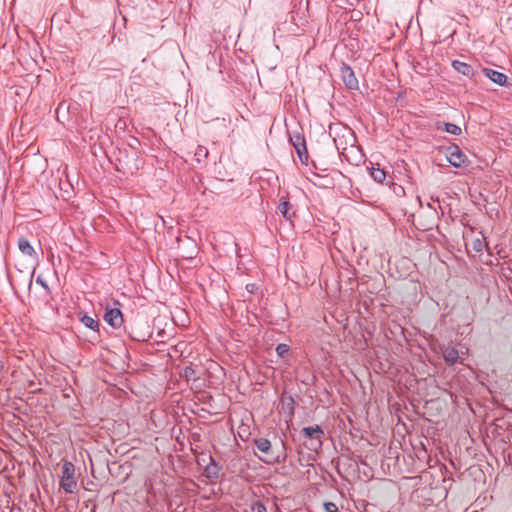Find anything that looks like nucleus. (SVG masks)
I'll return each mask as SVG.
<instances>
[{
  "label": "nucleus",
  "instance_id": "obj_23",
  "mask_svg": "<svg viewBox=\"0 0 512 512\" xmlns=\"http://www.w3.org/2000/svg\"><path fill=\"white\" fill-rule=\"evenodd\" d=\"M4 172V164L2 159H0V174Z\"/></svg>",
  "mask_w": 512,
  "mask_h": 512
},
{
  "label": "nucleus",
  "instance_id": "obj_3",
  "mask_svg": "<svg viewBox=\"0 0 512 512\" xmlns=\"http://www.w3.org/2000/svg\"><path fill=\"white\" fill-rule=\"evenodd\" d=\"M446 159L455 168H462L469 164L466 154L456 145L446 149Z\"/></svg>",
  "mask_w": 512,
  "mask_h": 512
},
{
  "label": "nucleus",
  "instance_id": "obj_2",
  "mask_svg": "<svg viewBox=\"0 0 512 512\" xmlns=\"http://www.w3.org/2000/svg\"><path fill=\"white\" fill-rule=\"evenodd\" d=\"M60 487L69 494L75 492L77 487V481L75 478V466L70 461H63L62 463V475L60 479Z\"/></svg>",
  "mask_w": 512,
  "mask_h": 512
},
{
  "label": "nucleus",
  "instance_id": "obj_21",
  "mask_svg": "<svg viewBox=\"0 0 512 512\" xmlns=\"http://www.w3.org/2000/svg\"><path fill=\"white\" fill-rule=\"evenodd\" d=\"M246 289L249 293L253 294L257 291L258 286L254 283H249L246 285Z\"/></svg>",
  "mask_w": 512,
  "mask_h": 512
},
{
  "label": "nucleus",
  "instance_id": "obj_16",
  "mask_svg": "<svg viewBox=\"0 0 512 512\" xmlns=\"http://www.w3.org/2000/svg\"><path fill=\"white\" fill-rule=\"evenodd\" d=\"M371 176L373 177V179L375 181H377L379 183H382L386 178V174H385L384 170H382L380 168H372Z\"/></svg>",
  "mask_w": 512,
  "mask_h": 512
},
{
  "label": "nucleus",
  "instance_id": "obj_15",
  "mask_svg": "<svg viewBox=\"0 0 512 512\" xmlns=\"http://www.w3.org/2000/svg\"><path fill=\"white\" fill-rule=\"evenodd\" d=\"M443 130L452 135H460L462 133L461 127L453 123H444Z\"/></svg>",
  "mask_w": 512,
  "mask_h": 512
},
{
  "label": "nucleus",
  "instance_id": "obj_7",
  "mask_svg": "<svg viewBox=\"0 0 512 512\" xmlns=\"http://www.w3.org/2000/svg\"><path fill=\"white\" fill-rule=\"evenodd\" d=\"M443 358L445 362L449 365H454L457 363L459 358L458 350L452 346H446L442 350Z\"/></svg>",
  "mask_w": 512,
  "mask_h": 512
},
{
  "label": "nucleus",
  "instance_id": "obj_4",
  "mask_svg": "<svg viewBox=\"0 0 512 512\" xmlns=\"http://www.w3.org/2000/svg\"><path fill=\"white\" fill-rule=\"evenodd\" d=\"M114 305L117 307L110 308L106 307V312L104 314V320L113 328H118L123 323V315L119 308L120 303L118 301H114Z\"/></svg>",
  "mask_w": 512,
  "mask_h": 512
},
{
  "label": "nucleus",
  "instance_id": "obj_20",
  "mask_svg": "<svg viewBox=\"0 0 512 512\" xmlns=\"http://www.w3.org/2000/svg\"><path fill=\"white\" fill-rule=\"evenodd\" d=\"M324 508H325L326 512H337L338 511L337 505L333 502H326L324 504Z\"/></svg>",
  "mask_w": 512,
  "mask_h": 512
},
{
  "label": "nucleus",
  "instance_id": "obj_5",
  "mask_svg": "<svg viewBox=\"0 0 512 512\" xmlns=\"http://www.w3.org/2000/svg\"><path fill=\"white\" fill-rule=\"evenodd\" d=\"M301 433L303 434V436L305 438H309L311 440H316L317 446L321 447L322 437L324 436V431L321 428V426L315 425V426L304 427L301 430Z\"/></svg>",
  "mask_w": 512,
  "mask_h": 512
},
{
  "label": "nucleus",
  "instance_id": "obj_12",
  "mask_svg": "<svg viewBox=\"0 0 512 512\" xmlns=\"http://www.w3.org/2000/svg\"><path fill=\"white\" fill-rule=\"evenodd\" d=\"M18 248L25 255L33 256L35 254L34 248L30 245L29 241L25 238H20L18 240Z\"/></svg>",
  "mask_w": 512,
  "mask_h": 512
},
{
  "label": "nucleus",
  "instance_id": "obj_10",
  "mask_svg": "<svg viewBox=\"0 0 512 512\" xmlns=\"http://www.w3.org/2000/svg\"><path fill=\"white\" fill-rule=\"evenodd\" d=\"M180 376L185 378V380L187 381H198L199 380V377L197 376V373H196V370L194 368V366L191 364V365H188V366H185L182 371L180 372Z\"/></svg>",
  "mask_w": 512,
  "mask_h": 512
},
{
  "label": "nucleus",
  "instance_id": "obj_22",
  "mask_svg": "<svg viewBox=\"0 0 512 512\" xmlns=\"http://www.w3.org/2000/svg\"><path fill=\"white\" fill-rule=\"evenodd\" d=\"M36 282L39 283L41 286H43L45 289H48V285L40 277L37 278Z\"/></svg>",
  "mask_w": 512,
  "mask_h": 512
},
{
  "label": "nucleus",
  "instance_id": "obj_8",
  "mask_svg": "<svg viewBox=\"0 0 512 512\" xmlns=\"http://www.w3.org/2000/svg\"><path fill=\"white\" fill-rule=\"evenodd\" d=\"M220 467L210 456V463L204 469V475L208 479H217L219 477Z\"/></svg>",
  "mask_w": 512,
  "mask_h": 512
},
{
  "label": "nucleus",
  "instance_id": "obj_11",
  "mask_svg": "<svg viewBox=\"0 0 512 512\" xmlns=\"http://www.w3.org/2000/svg\"><path fill=\"white\" fill-rule=\"evenodd\" d=\"M452 67L457 72H459L465 76H470L473 72L472 67L469 64L458 61V60H455L452 62Z\"/></svg>",
  "mask_w": 512,
  "mask_h": 512
},
{
  "label": "nucleus",
  "instance_id": "obj_13",
  "mask_svg": "<svg viewBox=\"0 0 512 512\" xmlns=\"http://www.w3.org/2000/svg\"><path fill=\"white\" fill-rule=\"evenodd\" d=\"M344 80L346 82V85L349 88H351V89L357 88L358 81H357L356 77L354 76V73L352 72L351 69L346 68L344 70Z\"/></svg>",
  "mask_w": 512,
  "mask_h": 512
},
{
  "label": "nucleus",
  "instance_id": "obj_17",
  "mask_svg": "<svg viewBox=\"0 0 512 512\" xmlns=\"http://www.w3.org/2000/svg\"><path fill=\"white\" fill-rule=\"evenodd\" d=\"M486 242L481 240V239H474L472 241V248L476 251V252H482L484 247L486 246Z\"/></svg>",
  "mask_w": 512,
  "mask_h": 512
},
{
  "label": "nucleus",
  "instance_id": "obj_14",
  "mask_svg": "<svg viewBox=\"0 0 512 512\" xmlns=\"http://www.w3.org/2000/svg\"><path fill=\"white\" fill-rule=\"evenodd\" d=\"M81 322L84 324L85 327H87L91 330L98 331V329H99V322L97 320H95L94 318H92L91 316L84 315L81 318Z\"/></svg>",
  "mask_w": 512,
  "mask_h": 512
},
{
  "label": "nucleus",
  "instance_id": "obj_19",
  "mask_svg": "<svg viewBox=\"0 0 512 512\" xmlns=\"http://www.w3.org/2000/svg\"><path fill=\"white\" fill-rule=\"evenodd\" d=\"M251 511L252 512H267L265 505L263 503H261V502H256L251 507Z\"/></svg>",
  "mask_w": 512,
  "mask_h": 512
},
{
  "label": "nucleus",
  "instance_id": "obj_9",
  "mask_svg": "<svg viewBox=\"0 0 512 512\" xmlns=\"http://www.w3.org/2000/svg\"><path fill=\"white\" fill-rule=\"evenodd\" d=\"M295 401L292 396L282 397L281 399V410L287 414L290 418L294 414Z\"/></svg>",
  "mask_w": 512,
  "mask_h": 512
},
{
  "label": "nucleus",
  "instance_id": "obj_6",
  "mask_svg": "<svg viewBox=\"0 0 512 512\" xmlns=\"http://www.w3.org/2000/svg\"><path fill=\"white\" fill-rule=\"evenodd\" d=\"M483 73L487 78L499 86H505L508 83L507 76L501 72L485 68L483 69Z\"/></svg>",
  "mask_w": 512,
  "mask_h": 512
},
{
  "label": "nucleus",
  "instance_id": "obj_26",
  "mask_svg": "<svg viewBox=\"0 0 512 512\" xmlns=\"http://www.w3.org/2000/svg\"><path fill=\"white\" fill-rule=\"evenodd\" d=\"M177 241L178 242H181L182 241V232L180 231V235L177 237Z\"/></svg>",
  "mask_w": 512,
  "mask_h": 512
},
{
  "label": "nucleus",
  "instance_id": "obj_18",
  "mask_svg": "<svg viewBox=\"0 0 512 512\" xmlns=\"http://www.w3.org/2000/svg\"><path fill=\"white\" fill-rule=\"evenodd\" d=\"M276 352H277L278 356L283 358L288 354L289 346L287 344L280 343L276 347Z\"/></svg>",
  "mask_w": 512,
  "mask_h": 512
},
{
  "label": "nucleus",
  "instance_id": "obj_24",
  "mask_svg": "<svg viewBox=\"0 0 512 512\" xmlns=\"http://www.w3.org/2000/svg\"><path fill=\"white\" fill-rule=\"evenodd\" d=\"M184 237H185L186 239H188V240H191V241H192V243H193L194 245H196L195 240H194L191 236H188L187 234H185V235H184Z\"/></svg>",
  "mask_w": 512,
  "mask_h": 512
},
{
  "label": "nucleus",
  "instance_id": "obj_25",
  "mask_svg": "<svg viewBox=\"0 0 512 512\" xmlns=\"http://www.w3.org/2000/svg\"><path fill=\"white\" fill-rule=\"evenodd\" d=\"M4 370V363L2 360H0V374L3 372Z\"/></svg>",
  "mask_w": 512,
  "mask_h": 512
},
{
  "label": "nucleus",
  "instance_id": "obj_1",
  "mask_svg": "<svg viewBox=\"0 0 512 512\" xmlns=\"http://www.w3.org/2000/svg\"><path fill=\"white\" fill-rule=\"evenodd\" d=\"M253 444L261 455L256 451H254V454L263 463L273 465L286 462L288 456L287 446L285 441L280 437H275L274 442L263 437L255 438Z\"/></svg>",
  "mask_w": 512,
  "mask_h": 512
}]
</instances>
